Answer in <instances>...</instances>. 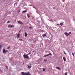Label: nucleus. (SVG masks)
<instances>
[{"instance_id":"f257e3e1","label":"nucleus","mask_w":75,"mask_h":75,"mask_svg":"<svg viewBox=\"0 0 75 75\" xmlns=\"http://www.w3.org/2000/svg\"><path fill=\"white\" fill-rule=\"evenodd\" d=\"M22 75H31V74H30V72L28 73H24V72H21Z\"/></svg>"},{"instance_id":"f03ea898","label":"nucleus","mask_w":75,"mask_h":75,"mask_svg":"<svg viewBox=\"0 0 75 75\" xmlns=\"http://www.w3.org/2000/svg\"><path fill=\"white\" fill-rule=\"evenodd\" d=\"M23 56V58L24 59H30V58H29V57H28V54H24Z\"/></svg>"},{"instance_id":"7ed1b4c3","label":"nucleus","mask_w":75,"mask_h":75,"mask_svg":"<svg viewBox=\"0 0 75 75\" xmlns=\"http://www.w3.org/2000/svg\"><path fill=\"white\" fill-rule=\"evenodd\" d=\"M8 52V50H6L5 49H3V52L4 54H6V52Z\"/></svg>"},{"instance_id":"20e7f679","label":"nucleus","mask_w":75,"mask_h":75,"mask_svg":"<svg viewBox=\"0 0 75 75\" xmlns=\"http://www.w3.org/2000/svg\"><path fill=\"white\" fill-rule=\"evenodd\" d=\"M18 23L19 24H23V23L22 22L20 21H18Z\"/></svg>"},{"instance_id":"39448f33","label":"nucleus","mask_w":75,"mask_h":75,"mask_svg":"<svg viewBox=\"0 0 75 75\" xmlns=\"http://www.w3.org/2000/svg\"><path fill=\"white\" fill-rule=\"evenodd\" d=\"M8 27L9 28H13L14 27V26L13 25H8Z\"/></svg>"},{"instance_id":"423d86ee","label":"nucleus","mask_w":75,"mask_h":75,"mask_svg":"<svg viewBox=\"0 0 75 75\" xmlns=\"http://www.w3.org/2000/svg\"><path fill=\"white\" fill-rule=\"evenodd\" d=\"M52 55V54H51V53H49V54H47V55H44V56H43V57H48V56H49V55Z\"/></svg>"},{"instance_id":"0eeeda50","label":"nucleus","mask_w":75,"mask_h":75,"mask_svg":"<svg viewBox=\"0 0 75 75\" xmlns=\"http://www.w3.org/2000/svg\"><path fill=\"white\" fill-rule=\"evenodd\" d=\"M64 34L66 36H68V35H69V34L68 33H67V32L65 33H64Z\"/></svg>"},{"instance_id":"6e6552de","label":"nucleus","mask_w":75,"mask_h":75,"mask_svg":"<svg viewBox=\"0 0 75 75\" xmlns=\"http://www.w3.org/2000/svg\"><path fill=\"white\" fill-rule=\"evenodd\" d=\"M28 68H31V65L30 64L28 66Z\"/></svg>"},{"instance_id":"1a4fd4ad","label":"nucleus","mask_w":75,"mask_h":75,"mask_svg":"<svg viewBox=\"0 0 75 75\" xmlns=\"http://www.w3.org/2000/svg\"><path fill=\"white\" fill-rule=\"evenodd\" d=\"M17 37L18 38H20V33H18L17 35Z\"/></svg>"},{"instance_id":"9d476101","label":"nucleus","mask_w":75,"mask_h":75,"mask_svg":"<svg viewBox=\"0 0 75 75\" xmlns=\"http://www.w3.org/2000/svg\"><path fill=\"white\" fill-rule=\"evenodd\" d=\"M27 35H28V34H27L26 32H25V37H27Z\"/></svg>"},{"instance_id":"9b49d317","label":"nucleus","mask_w":75,"mask_h":75,"mask_svg":"<svg viewBox=\"0 0 75 75\" xmlns=\"http://www.w3.org/2000/svg\"><path fill=\"white\" fill-rule=\"evenodd\" d=\"M56 68L57 69H59V70H60L61 69L59 67H56Z\"/></svg>"},{"instance_id":"f8f14e48","label":"nucleus","mask_w":75,"mask_h":75,"mask_svg":"<svg viewBox=\"0 0 75 75\" xmlns=\"http://www.w3.org/2000/svg\"><path fill=\"white\" fill-rule=\"evenodd\" d=\"M47 36V35L45 34H44V35H42V36L43 37H46Z\"/></svg>"},{"instance_id":"ddd939ff","label":"nucleus","mask_w":75,"mask_h":75,"mask_svg":"<svg viewBox=\"0 0 75 75\" xmlns=\"http://www.w3.org/2000/svg\"><path fill=\"white\" fill-rule=\"evenodd\" d=\"M63 24H64L63 22H62V23H61L60 24V25H61V26H62V25H63Z\"/></svg>"},{"instance_id":"4468645a","label":"nucleus","mask_w":75,"mask_h":75,"mask_svg":"<svg viewBox=\"0 0 75 75\" xmlns=\"http://www.w3.org/2000/svg\"><path fill=\"white\" fill-rule=\"evenodd\" d=\"M63 59L64 61H66V58L65 57H63Z\"/></svg>"},{"instance_id":"2eb2a0df","label":"nucleus","mask_w":75,"mask_h":75,"mask_svg":"<svg viewBox=\"0 0 75 75\" xmlns=\"http://www.w3.org/2000/svg\"><path fill=\"white\" fill-rule=\"evenodd\" d=\"M27 12V11L25 10V11H23V13H26Z\"/></svg>"},{"instance_id":"dca6fc26","label":"nucleus","mask_w":75,"mask_h":75,"mask_svg":"<svg viewBox=\"0 0 75 75\" xmlns=\"http://www.w3.org/2000/svg\"><path fill=\"white\" fill-rule=\"evenodd\" d=\"M10 46H8V47H7V49H8V50H10Z\"/></svg>"},{"instance_id":"f3484780","label":"nucleus","mask_w":75,"mask_h":75,"mask_svg":"<svg viewBox=\"0 0 75 75\" xmlns=\"http://www.w3.org/2000/svg\"><path fill=\"white\" fill-rule=\"evenodd\" d=\"M19 40L20 41H23V39L21 38L19 39Z\"/></svg>"},{"instance_id":"a211bd4d","label":"nucleus","mask_w":75,"mask_h":75,"mask_svg":"<svg viewBox=\"0 0 75 75\" xmlns=\"http://www.w3.org/2000/svg\"><path fill=\"white\" fill-rule=\"evenodd\" d=\"M27 16H28V18H29L30 16H29L28 14H27Z\"/></svg>"},{"instance_id":"6ab92c4d","label":"nucleus","mask_w":75,"mask_h":75,"mask_svg":"<svg viewBox=\"0 0 75 75\" xmlns=\"http://www.w3.org/2000/svg\"><path fill=\"white\" fill-rule=\"evenodd\" d=\"M43 71H45V68H43Z\"/></svg>"},{"instance_id":"aec40b11","label":"nucleus","mask_w":75,"mask_h":75,"mask_svg":"<svg viewBox=\"0 0 75 75\" xmlns=\"http://www.w3.org/2000/svg\"><path fill=\"white\" fill-rule=\"evenodd\" d=\"M71 32H70L68 33L69 35V34H71Z\"/></svg>"},{"instance_id":"412c9836","label":"nucleus","mask_w":75,"mask_h":75,"mask_svg":"<svg viewBox=\"0 0 75 75\" xmlns=\"http://www.w3.org/2000/svg\"><path fill=\"white\" fill-rule=\"evenodd\" d=\"M65 75H67V72L65 73Z\"/></svg>"},{"instance_id":"4be33fe9","label":"nucleus","mask_w":75,"mask_h":75,"mask_svg":"<svg viewBox=\"0 0 75 75\" xmlns=\"http://www.w3.org/2000/svg\"><path fill=\"white\" fill-rule=\"evenodd\" d=\"M29 54H31V53H30V52L29 53L27 54V55H29Z\"/></svg>"},{"instance_id":"5701e85b","label":"nucleus","mask_w":75,"mask_h":75,"mask_svg":"<svg viewBox=\"0 0 75 75\" xmlns=\"http://www.w3.org/2000/svg\"><path fill=\"white\" fill-rule=\"evenodd\" d=\"M64 52V54H65V55H66V54H67V53H65V52Z\"/></svg>"},{"instance_id":"b1692460","label":"nucleus","mask_w":75,"mask_h":75,"mask_svg":"<svg viewBox=\"0 0 75 75\" xmlns=\"http://www.w3.org/2000/svg\"><path fill=\"white\" fill-rule=\"evenodd\" d=\"M1 45H0V50L1 49Z\"/></svg>"},{"instance_id":"393cba45","label":"nucleus","mask_w":75,"mask_h":75,"mask_svg":"<svg viewBox=\"0 0 75 75\" xmlns=\"http://www.w3.org/2000/svg\"><path fill=\"white\" fill-rule=\"evenodd\" d=\"M7 24H8V23H10V22L9 21H8L7 22Z\"/></svg>"},{"instance_id":"a878e982","label":"nucleus","mask_w":75,"mask_h":75,"mask_svg":"<svg viewBox=\"0 0 75 75\" xmlns=\"http://www.w3.org/2000/svg\"><path fill=\"white\" fill-rule=\"evenodd\" d=\"M17 2H16V3H15V4H14V5H16V4H17Z\"/></svg>"},{"instance_id":"bb28decb","label":"nucleus","mask_w":75,"mask_h":75,"mask_svg":"<svg viewBox=\"0 0 75 75\" xmlns=\"http://www.w3.org/2000/svg\"><path fill=\"white\" fill-rule=\"evenodd\" d=\"M72 54L74 57V54L73 53H72Z\"/></svg>"},{"instance_id":"cd10ccee","label":"nucleus","mask_w":75,"mask_h":75,"mask_svg":"<svg viewBox=\"0 0 75 75\" xmlns=\"http://www.w3.org/2000/svg\"><path fill=\"white\" fill-rule=\"evenodd\" d=\"M44 61L46 62V61H47V60L44 59Z\"/></svg>"},{"instance_id":"c85d7f7f","label":"nucleus","mask_w":75,"mask_h":75,"mask_svg":"<svg viewBox=\"0 0 75 75\" xmlns=\"http://www.w3.org/2000/svg\"><path fill=\"white\" fill-rule=\"evenodd\" d=\"M6 68H7V69H8V67L7 66H6Z\"/></svg>"},{"instance_id":"c756f323","label":"nucleus","mask_w":75,"mask_h":75,"mask_svg":"<svg viewBox=\"0 0 75 75\" xmlns=\"http://www.w3.org/2000/svg\"><path fill=\"white\" fill-rule=\"evenodd\" d=\"M20 11V10H18V13H19Z\"/></svg>"},{"instance_id":"7c9ffc66","label":"nucleus","mask_w":75,"mask_h":75,"mask_svg":"<svg viewBox=\"0 0 75 75\" xmlns=\"http://www.w3.org/2000/svg\"><path fill=\"white\" fill-rule=\"evenodd\" d=\"M30 28H31V27H29Z\"/></svg>"},{"instance_id":"2f4dec72","label":"nucleus","mask_w":75,"mask_h":75,"mask_svg":"<svg viewBox=\"0 0 75 75\" xmlns=\"http://www.w3.org/2000/svg\"><path fill=\"white\" fill-rule=\"evenodd\" d=\"M33 8H35V7H33Z\"/></svg>"},{"instance_id":"473e14b6","label":"nucleus","mask_w":75,"mask_h":75,"mask_svg":"<svg viewBox=\"0 0 75 75\" xmlns=\"http://www.w3.org/2000/svg\"><path fill=\"white\" fill-rule=\"evenodd\" d=\"M34 42H36V40H35V41H34Z\"/></svg>"},{"instance_id":"72a5a7b5","label":"nucleus","mask_w":75,"mask_h":75,"mask_svg":"<svg viewBox=\"0 0 75 75\" xmlns=\"http://www.w3.org/2000/svg\"><path fill=\"white\" fill-rule=\"evenodd\" d=\"M57 25H59V24H57Z\"/></svg>"},{"instance_id":"f704fd0d","label":"nucleus","mask_w":75,"mask_h":75,"mask_svg":"<svg viewBox=\"0 0 75 75\" xmlns=\"http://www.w3.org/2000/svg\"><path fill=\"white\" fill-rule=\"evenodd\" d=\"M30 56L31 57V55H30Z\"/></svg>"},{"instance_id":"c9c22d12","label":"nucleus","mask_w":75,"mask_h":75,"mask_svg":"<svg viewBox=\"0 0 75 75\" xmlns=\"http://www.w3.org/2000/svg\"><path fill=\"white\" fill-rule=\"evenodd\" d=\"M33 52H35L34 51H33Z\"/></svg>"}]
</instances>
